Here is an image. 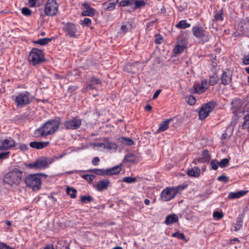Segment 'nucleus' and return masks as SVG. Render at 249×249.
<instances>
[{
	"instance_id": "55",
	"label": "nucleus",
	"mask_w": 249,
	"mask_h": 249,
	"mask_svg": "<svg viewBox=\"0 0 249 249\" xmlns=\"http://www.w3.org/2000/svg\"><path fill=\"white\" fill-rule=\"evenodd\" d=\"M18 148L21 151H26L28 149L27 145L25 144H20Z\"/></svg>"
},
{
	"instance_id": "26",
	"label": "nucleus",
	"mask_w": 249,
	"mask_h": 249,
	"mask_svg": "<svg viewBox=\"0 0 249 249\" xmlns=\"http://www.w3.org/2000/svg\"><path fill=\"white\" fill-rule=\"evenodd\" d=\"M124 160L133 163H137L139 161V159L133 154H128L126 155Z\"/></svg>"
},
{
	"instance_id": "37",
	"label": "nucleus",
	"mask_w": 249,
	"mask_h": 249,
	"mask_svg": "<svg viewBox=\"0 0 249 249\" xmlns=\"http://www.w3.org/2000/svg\"><path fill=\"white\" fill-rule=\"evenodd\" d=\"M218 77L216 74H214L213 75L210 76L209 80V85L211 86H213L215 85L218 81Z\"/></svg>"
},
{
	"instance_id": "4",
	"label": "nucleus",
	"mask_w": 249,
	"mask_h": 249,
	"mask_svg": "<svg viewBox=\"0 0 249 249\" xmlns=\"http://www.w3.org/2000/svg\"><path fill=\"white\" fill-rule=\"evenodd\" d=\"M28 58L30 62L34 66L39 64L45 61L42 51L36 48L32 49Z\"/></svg>"
},
{
	"instance_id": "36",
	"label": "nucleus",
	"mask_w": 249,
	"mask_h": 249,
	"mask_svg": "<svg viewBox=\"0 0 249 249\" xmlns=\"http://www.w3.org/2000/svg\"><path fill=\"white\" fill-rule=\"evenodd\" d=\"M172 236V237H177L179 239H181L186 242L188 241L185 235L183 233L176 232L173 233Z\"/></svg>"
},
{
	"instance_id": "53",
	"label": "nucleus",
	"mask_w": 249,
	"mask_h": 249,
	"mask_svg": "<svg viewBox=\"0 0 249 249\" xmlns=\"http://www.w3.org/2000/svg\"><path fill=\"white\" fill-rule=\"evenodd\" d=\"M210 158V155L209 154V151L206 149L203 151V161L208 160Z\"/></svg>"
},
{
	"instance_id": "38",
	"label": "nucleus",
	"mask_w": 249,
	"mask_h": 249,
	"mask_svg": "<svg viewBox=\"0 0 249 249\" xmlns=\"http://www.w3.org/2000/svg\"><path fill=\"white\" fill-rule=\"evenodd\" d=\"M202 90V82H201L198 85V89L197 88L193 87L191 89L190 91L192 93H201Z\"/></svg>"
},
{
	"instance_id": "59",
	"label": "nucleus",
	"mask_w": 249,
	"mask_h": 249,
	"mask_svg": "<svg viewBox=\"0 0 249 249\" xmlns=\"http://www.w3.org/2000/svg\"><path fill=\"white\" fill-rule=\"evenodd\" d=\"M243 63L244 65L249 64V54L245 56L243 59Z\"/></svg>"
},
{
	"instance_id": "40",
	"label": "nucleus",
	"mask_w": 249,
	"mask_h": 249,
	"mask_svg": "<svg viewBox=\"0 0 249 249\" xmlns=\"http://www.w3.org/2000/svg\"><path fill=\"white\" fill-rule=\"evenodd\" d=\"M224 216L222 212L214 211L213 213V217L216 220H220Z\"/></svg>"
},
{
	"instance_id": "25",
	"label": "nucleus",
	"mask_w": 249,
	"mask_h": 249,
	"mask_svg": "<svg viewBox=\"0 0 249 249\" xmlns=\"http://www.w3.org/2000/svg\"><path fill=\"white\" fill-rule=\"evenodd\" d=\"M172 120V119H167V120L161 122L159 124V128L158 130V132H162V131H164L167 130L168 128V125H169V123Z\"/></svg>"
},
{
	"instance_id": "22",
	"label": "nucleus",
	"mask_w": 249,
	"mask_h": 249,
	"mask_svg": "<svg viewBox=\"0 0 249 249\" xmlns=\"http://www.w3.org/2000/svg\"><path fill=\"white\" fill-rule=\"evenodd\" d=\"M121 170L120 165L115 166L113 167L106 169L107 176H111L119 174Z\"/></svg>"
},
{
	"instance_id": "18",
	"label": "nucleus",
	"mask_w": 249,
	"mask_h": 249,
	"mask_svg": "<svg viewBox=\"0 0 249 249\" xmlns=\"http://www.w3.org/2000/svg\"><path fill=\"white\" fill-rule=\"evenodd\" d=\"M221 84L224 85H229L232 80V75L230 72L223 71V73L221 77Z\"/></svg>"
},
{
	"instance_id": "42",
	"label": "nucleus",
	"mask_w": 249,
	"mask_h": 249,
	"mask_svg": "<svg viewBox=\"0 0 249 249\" xmlns=\"http://www.w3.org/2000/svg\"><path fill=\"white\" fill-rule=\"evenodd\" d=\"M146 4V2L143 0H136L135 6L134 7V9H137L142 6H144Z\"/></svg>"
},
{
	"instance_id": "44",
	"label": "nucleus",
	"mask_w": 249,
	"mask_h": 249,
	"mask_svg": "<svg viewBox=\"0 0 249 249\" xmlns=\"http://www.w3.org/2000/svg\"><path fill=\"white\" fill-rule=\"evenodd\" d=\"M123 181L128 183H133L137 181L136 178L130 177H125L123 178Z\"/></svg>"
},
{
	"instance_id": "58",
	"label": "nucleus",
	"mask_w": 249,
	"mask_h": 249,
	"mask_svg": "<svg viewBox=\"0 0 249 249\" xmlns=\"http://www.w3.org/2000/svg\"><path fill=\"white\" fill-rule=\"evenodd\" d=\"M161 91V89H158L157 90H156V91L154 93V94L153 95L152 99H156L158 97L159 94L160 93Z\"/></svg>"
},
{
	"instance_id": "47",
	"label": "nucleus",
	"mask_w": 249,
	"mask_h": 249,
	"mask_svg": "<svg viewBox=\"0 0 249 249\" xmlns=\"http://www.w3.org/2000/svg\"><path fill=\"white\" fill-rule=\"evenodd\" d=\"M210 164L212 169L214 170H217L219 166L218 161L216 160H212L211 161Z\"/></svg>"
},
{
	"instance_id": "51",
	"label": "nucleus",
	"mask_w": 249,
	"mask_h": 249,
	"mask_svg": "<svg viewBox=\"0 0 249 249\" xmlns=\"http://www.w3.org/2000/svg\"><path fill=\"white\" fill-rule=\"evenodd\" d=\"M129 0H122L119 2V6L121 7H124L129 6Z\"/></svg>"
},
{
	"instance_id": "46",
	"label": "nucleus",
	"mask_w": 249,
	"mask_h": 249,
	"mask_svg": "<svg viewBox=\"0 0 249 249\" xmlns=\"http://www.w3.org/2000/svg\"><path fill=\"white\" fill-rule=\"evenodd\" d=\"M93 198L89 195L81 196L80 197V201L82 203H85L86 201H88V202H91Z\"/></svg>"
},
{
	"instance_id": "6",
	"label": "nucleus",
	"mask_w": 249,
	"mask_h": 249,
	"mask_svg": "<svg viewBox=\"0 0 249 249\" xmlns=\"http://www.w3.org/2000/svg\"><path fill=\"white\" fill-rule=\"evenodd\" d=\"M53 162V159H50L46 157H41L37 159L35 162L30 163L29 167L31 168L44 169L48 168L50 164Z\"/></svg>"
},
{
	"instance_id": "62",
	"label": "nucleus",
	"mask_w": 249,
	"mask_h": 249,
	"mask_svg": "<svg viewBox=\"0 0 249 249\" xmlns=\"http://www.w3.org/2000/svg\"><path fill=\"white\" fill-rule=\"evenodd\" d=\"M77 87L75 86H71L69 88L68 90L70 92H73L77 89Z\"/></svg>"
},
{
	"instance_id": "5",
	"label": "nucleus",
	"mask_w": 249,
	"mask_h": 249,
	"mask_svg": "<svg viewBox=\"0 0 249 249\" xmlns=\"http://www.w3.org/2000/svg\"><path fill=\"white\" fill-rule=\"evenodd\" d=\"M26 185L34 191L38 190L41 186V178L39 174L30 175L25 179Z\"/></svg>"
},
{
	"instance_id": "17",
	"label": "nucleus",
	"mask_w": 249,
	"mask_h": 249,
	"mask_svg": "<svg viewBox=\"0 0 249 249\" xmlns=\"http://www.w3.org/2000/svg\"><path fill=\"white\" fill-rule=\"evenodd\" d=\"M193 35L198 39H202V27L199 24L193 26L192 30Z\"/></svg>"
},
{
	"instance_id": "28",
	"label": "nucleus",
	"mask_w": 249,
	"mask_h": 249,
	"mask_svg": "<svg viewBox=\"0 0 249 249\" xmlns=\"http://www.w3.org/2000/svg\"><path fill=\"white\" fill-rule=\"evenodd\" d=\"M200 173V169L197 167H194L188 170L187 174L190 177H196L199 176Z\"/></svg>"
},
{
	"instance_id": "50",
	"label": "nucleus",
	"mask_w": 249,
	"mask_h": 249,
	"mask_svg": "<svg viewBox=\"0 0 249 249\" xmlns=\"http://www.w3.org/2000/svg\"><path fill=\"white\" fill-rule=\"evenodd\" d=\"M196 102V99L195 97L190 95L189 97L188 103L190 105H194Z\"/></svg>"
},
{
	"instance_id": "56",
	"label": "nucleus",
	"mask_w": 249,
	"mask_h": 249,
	"mask_svg": "<svg viewBox=\"0 0 249 249\" xmlns=\"http://www.w3.org/2000/svg\"><path fill=\"white\" fill-rule=\"evenodd\" d=\"M99 161V158L97 157H96L93 158V159L92 161V163L94 165H98Z\"/></svg>"
},
{
	"instance_id": "34",
	"label": "nucleus",
	"mask_w": 249,
	"mask_h": 249,
	"mask_svg": "<svg viewBox=\"0 0 249 249\" xmlns=\"http://www.w3.org/2000/svg\"><path fill=\"white\" fill-rule=\"evenodd\" d=\"M242 127L244 129L249 128V113L244 116Z\"/></svg>"
},
{
	"instance_id": "48",
	"label": "nucleus",
	"mask_w": 249,
	"mask_h": 249,
	"mask_svg": "<svg viewBox=\"0 0 249 249\" xmlns=\"http://www.w3.org/2000/svg\"><path fill=\"white\" fill-rule=\"evenodd\" d=\"M22 13L26 16H30L32 14V11L27 7H24L21 9Z\"/></svg>"
},
{
	"instance_id": "10",
	"label": "nucleus",
	"mask_w": 249,
	"mask_h": 249,
	"mask_svg": "<svg viewBox=\"0 0 249 249\" xmlns=\"http://www.w3.org/2000/svg\"><path fill=\"white\" fill-rule=\"evenodd\" d=\"M58 4L56 0H48L44 9L47 16H54L58 11Z\"/></svg>"
},
{
	"instance_id": "41",
	"label": "nucleus",
	"mask_w": 249,
	"mask_h": 249,
	"mask_svg": "<svg viewBox=\"0 0 249 249\" xmlns=\"http://www.w3.org/2000/svg\"><path fill=\"white\" fill-rule=\"evenodd\" d=\"M184 47L183 46L177 45L174 49V52L175 54H180L184 51Z\"/></svg>"
},
{
	"instance_id": "31",
	"label": "nucleus",
	"mask_w": 249,
	"mask_h": 249,
	"mask_svg": "<svg viewBox=\"0 0 249 249\" xmlns=\"http://www.w3.org/2000/svg\"><path fill=\"white\" fill-rule=\"evenodd\" d=\"M52 40V38H43L39 39L36 41H34L35 44H39L43 46L47 45Z\"/></svg>"
},
{
	"instance_id": "19",
	"label": "nucleus",
	"mask_w": 249,
	"mask_h": 249,
	"mask_svg": "<svg viewBox=\"0 0 249 249\" xmlns=\"http://www.w3.org/2000/svg\"><path fill=\"white\" fill-rule=\"evenodd\" d=\"M248 192V190H241L237 192H230L228 197L230 199L239 198L246 195Z\"/></svg>"
},
{
	"instance_id": "2",
	"label": "nucleus",
	"mask_w": 249,
	"mask_h": 249,
	"mask_svg": "<svg viewBox=\"0 0 249 249\" xmlns=\"http://www.w3.org/2000/svg\"><path fill=\"white\" fill-rule=\"evenodd\" d=\"M22 173L18 168H14L5 175L3 181L11 186L18 185L22 179Z\"/></svg>"
},
{
	"instance_id": "8",
	"label": "nucleus",
	"mask_w": 249,
	"mask_h": 249,
	"mask_svg": "<svg viewBox=\"0 0 249 249\" xmlns=\"http://www.w3.org/2000/svg\"><path fill=\"white\" fill-rule=\"evenodd\" d=\"M178 189L175 187H166L160 194V199L163 201H168L174 198L178 193Z\"/></svg>"
},
{
	"instance_id": "7",
	"label": "nucleus",
	"mask_w": 249,
	"mask_h": 249,
	"mask_svg": "<svg viewBox=\"0 0 249 249\" xmlns=\"http://www.w3.org/2000/svg\"><path fill=\"white\" fill-rule=\"evenodd\" d=\"M33 97L30 93L27 91L19 93L16 96L15 102L17 107H23L29 105L33 100Z\"/></svg>"
},
{
	"instance_id": "1",
	"label": "nucleus",
	"mask_w": 249,
	"mask_h": 249,
	"mask_svg": "<svg viewBox=\"0 0 249 249\" xmlns=\"http://www.w3.org/2000/svg\"><path fill=\"white\" fill-rule=\"evenodd\" d=\"M61 120L59 117L50 119L35 131L38 137H45L55 133L59 128Z\"/></svg>"
},
{
	"instance_id": "14",
	"label": "nucleus",
	"mask_w": 249,
	"mask_h": 249,
	"mask_svg": "<svg viewBox=\"0 0 249 249\" xmlns=\"http://www.w3.org/2000/svg\"><path fill=\"white\" fill-rule=\"evenodd\" d=\"M215 103L214 101H210L203 105V120L207 118L210 112L214 109Z\"/></svg>"
},
{
	"instance_id": "23",
	"label": "nucleus",
	"mask_w": 249,
	"mask_h": 249,
	"mask_svg": "<svg viewBox=\"0 0 249 249\" xmlns=\"http://www.w3.org/2000/svg\"><path fill=\"white\" fill-rule=\"evenodd\" d=\"M178 220V216L175 214H172L168 215L166 217V219L165 220V223L169 225L173 223L177 222Z\"/></svg>"
},
{
	"instance_id": "29",
	"label": "nucleus",
	"mask_w": 249,
	"mask_h": 249,
	"mask_svg": "<svg viewBox=\"0 0 249 249\" xmlns=\"http://www.w3.org/2000/svg\"><path fill=\"white\" fill-rule=\"evenodd\" d=\"M88 171L90 173H94L96 175L99 176H102L103 177L107 176L106 169H90Z\"/></svg>"
},
{
	"instance_id": "33",
	"label": "nucleus",
	"mask_w": 249,
	"mask_h": 249,
	"mask_svg": "<svg viewBox=\"0 0 249 249\" xmlns=\"http://www.w3.org/2000/svg\"><path fill=\"white\" fill-rule=\"evenodd\" d=\"M67 194L70 196L72 198H74L76 197V194L77 193V190L76 189L68 187L67 188L66 190Z\"/></svg>"
},
{
	"instance_id": "60",
	"label": "nucleus",
	"mask_w": 249,
	"mask_h": 249,
	"mask_svg": "<svg viewBox=\"0 0 249 249\" xmlns=\"http://www.w3.org/2000/svg\"><path fill=\"white\" fill-rule=\"evenodd\" d=\"M121 30L123 32V33H126V32L128 31V27H127V25H123L122 26H121Z\"/></svg>"
},
{
	"instance_id": "45",
	"label": "nucleus",
	"mask_w": 249,
	"mask_h": 249,
	"mask_svg": "<svg viewBox=\"0 0 249 249\" xmlns=\"http://www.w3.org/2000/svg\"><path fill=\"white\" fill-rule=\"evenodd\" d=\"M81 24L83 26H89L91 24V20L89 18H85L83 20H81Z\"/></svg>"
},
{
	"instance_id": "61",
	"label": "nucleus",
	"mask_w": 249,
	"mask_h": 249,
	"mask_svg": "<svg viewBox=\"0 0 249 249\" xmlns=\"http://www.w3.org/2000/svg\"><path fill=\"white\" fill-rule=\"evenodd\" d=\"M103 141H104V142H103L98 143V145H99L100 147H103L104 149H106V138H105L103 140Z\"/></svg>"
},
{
	"instance_id": "49",
	"label": "nucleus",
	"mask_w": 249,
	"mask_h": 249,
	"mask_svg": "<svg viewBox=\"0 0 249 249\" xmlns=\"http://www.w3.org/2000/svg\"><path fill=\"white\" fill-rule=\"evenodd\" d=\"M9 154V151L0 153V159L3 160L8 158Z\"/></svg>"
},
{
	"instance_id": "9",
	"label": "nucleus",
	"mask_w": 249,
	"mask_h": 249,
	"mask_svg": "<svg viewBox=\"0 0 249 249\" xmlns=\"http://www.w3.org/2000/svg\"><path fill=\"white\" fill-rule=\"evenodd\" d=\"M82 120L78 117H72L65 121L63 124L66 129L75 130L79 128L82 125Z\"/></svg>"
},
{
	"instance_id": "24",
	"label": "nucleus",
	"mask_w": 249,
	"mask_h": 249,
	"mask_svg": "<svg viewBox=\"0 0 249 249\" xmlns=\"http://www.w3.org/2000/svg\"><path fill=\"white\" fill-rule=\"evenodd\" d=\"M106 149L115 152L118 146L115 143L111 142L108 138H106Z\"/></svg>"
},
{
	"instance_id": "27",
	"label": "nucleus",
	"mask_w": 249,
	"mask_h": 249,
	"mask_svg": "<svg viewBox=\"0 0 249 249\" xmlns=\"http://www.w3.org/2000/svg\"><path fill=\"white\" fill-rule=\"evenodd\" d=\"M243 218H244V215H243L242 214H239L238 215V217H237V220L236 223L234 226V228H235L234 231H239L242 227L243 223Z\"/></svg>"
},
{
	"instance_id": "35",
	"label": "nucleus",
	"mask_w": 249,
	"mask_h": 249,
	"mask_svg": "<svg viewBox=\"0 0 249 249\" xmlns=\"http://www.w3.org/2000/svg\"><path fill=\"white\" fill-rule=\"evenodd\" d=\"M223 11L222 10H219L217 12L214 16V19L216 21H223L224 19L223 18Z\"/></svg>"
},
{
	"instance_id": "21",
	"label": "nucleus",
	"mask_w": 249,
	"mask_h": 249,
	"mask_svg": "<svg viewBox=\"0 0 249 249\" xmlns=\"http://www.w3.org/2000/svg\"><path fill=\"white\" fill-rule=\"evenodd\" d=\"M84 10L82 13V15L84 16H93L94 15V9L90 7L88 4L84 3L83 4Z\"/></svg>"
},
{
	"instance_id": "3",
	"label": "nucleus",
	"mask_w": 249,
	"mask_h": 249,
	"mask_svg": "<svg viewBox=\"0 0 249 249\" xmlns=\"http://www.w3.org/2000/svg\"><path fill=\"white\" fill-rule=\"evenodd\" d=\"M101 84L102 82L99 78L95 76H92L89 78L87 82L86 87L83 89V91H89L90 94L95 97L99 94L98 89Z\"/></svg>"
},
{
	"instance_id": "11",
	"label": "nucleus",
	"mask_w": 249,
	"mask_h": 249,
	"mask_svg": "<svg viewBox=\"0 0 249 249\" xmlns=\"http://www.w3.org/2000/svg\"><path fill=\"white\" fill-rule=\"evenodd\" d=\"M63 24L64 25L63 28V30L67 36L74 38L77 37L76 35L77 29L74 24L71 22L63 23Z\"/></svg>"
},
{
	"instance_id": "39",
	"label": "nucleus",
	"mask_w": 249,
	"mask_h": 249,
	"mask_svg": "<svg viewBox=\"0 0 249 249\" xmlns=\"http://www.w3.org/2000/svg\"><path fill=\"white\" fill-rule=\"evenodd\" d=\"M82 178L87 180L89 183H91L95 176L92 175H82L81 176Z\"/></svg>"
},
{
	"instance_id": "30",
	"label": "nucleus",
	"mask_w": 249,
	"mask_h": 249,
	"mask_svg": "<svg viewBox=\"0 0 249 249\" xmlns=\"http://www.w3.org/2000/svg\"><path fill=\"white\" fill-rule=\"evenodd\" d=\"M118 140L120 142L129 146L132 145L134 144V141L130 138L123 137L119 138Z\"/></svg>"
},
{
	"instance_id": "52",
	"label": "nucleus",
	"mask_w": 249,
	"mask_h": 249,
	"mask_svg": "<svg viewBox=\"0 0 249 249\" xmlns=\"http://www.w3.org/2000/svg\"><path fill=\"white\" fill-rule=\"evenodd\" d=\"M217 179L220 181L227 182L228 181V178L225 176L221 175L218 177Z\"/></svg>"
},
{
	"instance_id": "43",
	"label": "nucleus",
	"mask_w": 249,
	"mask_h": 249,
	"mask_svg": "<svg viewBox=\"0 0 249 249\" xmlns=\"http://www.w3.org/2000/svg\"><path fill=\"white\" fill-rule=\"evenodd\" d=\"M229 163V160L225 158L221 160L220 162H218L219 166L222 168L226 167Z\"/></svg>"
},
{
	"instance_id": "57",
	"label": "nucleus",
	"mask_w": 249,
	"mask_h": 249,
	"mask_svg": "<svg viewBox=\"0 0 249 249\" xmlns=\"http://www.w3.org/2000/svg\"><path fill=\"white\" fill-rule=\"evenodd\" d=\"M37 1V0H28V4L31 7H33L35 6L36 1Z\"/></svg>"
},
{
	"instance_id": "12",
	"label": "nucleus",
	"mask_w": 249,
	"mask_h": 249,
	"mask_svg": "<svg viewBox=\"0 0 249 249\" xmlns=\"http://www.w3.org/2000/svg\"><path fill=\"white\" fill-rule=\"evenodd\" d=\"M15 141L9 137L0 140V151L7 150L15 146Z\"/></svg>"
},
{
	"instance_id": "20",
	"label": "nucleus",
	"mask_w": 249,
	"mask_h": 249,
	"mask_svg": "<svg viewBox=\"0 0 249 249\" xmlns=\"http://www.w3.org/2000/svg\"><path fill=\"white\" fill-rule=\"evenodd\" d=\"M119 0H110L108 2H105L102 4L106 11H112L115 9L116 4Z\"/></svg>"
},
{
	"instance_id": "64",
	"label": "nucleus",
	"mask_w": 249,
	"mask_h": 249,
	"mask_svg": "<svg viewBox=\"0 0 249 249\" xmlns=\"http://www.w3.org/2000/svg\"><path fill=\"white\" fill-rule=\"evenodd\" d=\"M39 249H55L53 248V245H49L45 246L44 248H40Z\"/></svg>"
},
{
	"instance_id": "15",
	"label": "nucleus",
	"mask_w": 249,
	"mask_h": 249,
	"mask_svg": "<svg viewBox=\"0 0 249 249\" xmlns=\"http://www.w3.org/2000/svg\"><path fill=\"white\" fill-rule=\"evenodd\" d=\"M110 182L108 179H104L101 180H99L96 186V190L98 191H102L107 190L109 186H110Z\"/></svg>"
},
{
	"instance_id": "16",
	"label": "nucleus",
	"mask_w": 249,
	"mask_h": 249,
	"mask_svg": "<svg viewBox=\"0 0 249 249\" xmlns=\"http://www.w3.org/2000/svg\"><path fill=\"white\" fill-rule=\"evenodd\" d=\"M50 144V142H38L34 141L30 143L31 147L36 149H42L47 147Z\"/></svg>"
},
{
	"instance_id": "54",
	"label": "nucleus",
	"mask_w": 249,
	"mask_h": 249,
	"mask_svg": "<svg viewBox=\"0 0 249 249\" xmlns=\"http://www.w3.org/2000/svg\"><path fill=\"white\" fill-rule=\"evenodd\" d=\"M162 37L160 36H156V38L155 39V43L157 44H160L161 43Z\"/></svg>"
},
{
	"instance_id": "63",
	"label": "nucleus",
	"mask_w": 249,
	"mask_h": 249,
	"mask_svg": "<svg viewBox=\"0 0 249 249\" xmlns=\"http://www.w3.org/2000/svg\"><path fill=\"white\" fill-rule=\"evenodd\" d=\"M209 40V37L208 35L203 32V43L205 42H207Z\"/></svg>"
},
{
	"instance_id": "32",
	"label": "nucleus",
	"mask_w": 249,
	"mask_h": 249,
	"mask_svg": "<svg viewBox=\"0 0 249 249\" xmlns=\"http://www.w3.org/2000/svg\"><path fill=\"white\" fill-rule=\"evenodd\" d=\"M191 24L186 22L185 20H180L177 24L176 25V27L178 29H186L190 27Z\"/></svg>"
},
{
	"instance_id": "13",
	"label": "nucleus",
	"mask_w": 249,
	"mask_h": 249,
	"mask_svg": "<svg viewBox=\"0 0 249 249\" xmlns=\"http://www.w3.org/2000/svg\"><path fill=\"white\" fill-rule=\"evenodd\" d=\"M243 101L240 99H233L231 102V110L233 114L238 115L242 111V107L243 106Z\"/></svg>"
}]
</instances>
